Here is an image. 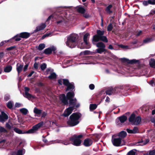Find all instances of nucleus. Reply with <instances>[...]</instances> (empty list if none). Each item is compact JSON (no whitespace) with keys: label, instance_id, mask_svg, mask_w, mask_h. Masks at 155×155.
<instances>
[{"label":"nucleus","instance_id":"f257e3e1","mask_svg":"<svg viewBox=\"0 0 155 155\" xmlns=\"http://www.w3.org/2000/svg\"><path fill=\"white\" fill-rule=\"evenodd\" d=\"M81 116V115L80 113H73L70 117V120L67 121L68 124L71 127L77 125L79 123V120Z\"/></svg>","mask_w":155,"mask_h":155},{"label":"nucleus","instance_id":"f03ea898","mask_svg":"<svg viewBox=\"0 0 155 155\" xmlns=\"http://www.w3.org/2000/svg\"><path fill=\"white\" fill-rule=\"evenodd\" d=\"M128 120L132 125H138L140 124L141 118L140 116L136 117L135 114L133 112L128 118Z\"/></svg>","mask_w":155,"mask_h":155},{"label":"nucleus","instance_id":"7ed1b4c3","mask_svg":"<svg viewBox=\"0 0 155 155\" xmlns=\"http://www.w3.org/2000/svg\"><path fill=\"white\" fill-rule=\"evenodd\" d=\"M97 34L94 35L93 38V40L95 42L98 41L99 40H101L104 42H107V38L106 37L104 36V31L100 30H97Z\"/></svg>","mask_w":155,"mask_h":155},{"label":"nucleus","instance_id":"20e7f679","mask_svg":"<svg viewBox=\"0 0 155 155\" xmlns=\"http://www.w3.org/2000/svg\"><path fill=\"white\" fill-rule=\"evenodd\" d=\"M116 7L115 6L114 3L107 4V14L111 15H113L112 16L110 17V20L111 21L114 22V19L115 17L114 15L116 12Z\"/></svg>","mask_w":155,"mask_h":155},{"label":"nucleus","instance_id":"39448f33","mask_svg":"<svg viewBox=\"0 0 155 155\" xmlns=\"http://www.w3.org/2000/svg\"><path fill=\"white\" fill-rule=\"evenodd\" d=\"M83 135L81 134L78 136L74 135L70 138V140L72 142V144L76 146H80L81 143V140L80 138H82Z\"/></svg>","mask_w":155,"mask_h":155},{"label":"nucleus","instance_id":"423d86ee","mask_svg":"<svg viewBox=\"0 0 155 155\" xmlns=\"http://www.w3.org/2000/svg\"><path fill=\"white\" fill-rule=\"evenodd\" d=\"M58 83L60 85H62V83L64 85L67 86V88L66 90L67 91L68 90H72L74 88V85L69 82L68 81L67 79H60L58 80Z\"/></svg>","mask_w":155,"mask_h":155},{"label":"nucleus","instance_id":"0eeeda50","mask_svg":"<svg viewBox=\"0 0 155 155\" xmlns=\"http://www.w3.org/2000/svg\"><path fill=\"white\" fill-rule=\"evenodd\" d=\"M43 124V122H41L33 126L31 129L26 132L27 134H33L35 133L38 129L41 127Z\"/></svg>","mask_w":155,"mask_h":155},{"label":"nucleus","instance_id":"6e6552de","mask_svg":"<svg viewBox=\"0 0 155 155\" xmlns=\"http://www.w3.org/2000/svg\"><path fill=\"white\" fill-rule=\"evenodd\" d=\"M113 145L116 147L121 146L125 144V142L124 140L120 138H114L112 141Z\"/></svg>","mask_w":155,"mask_h":155},{"label":"nucleus","instance_id":"1a4fd4ad","mask_svg":"<svg viewBox=\"0 0 155 155\" xmlns=\"http://www.w3.org/2000/svg\"><path fill=\"white\" fill-rule=\"evenodd\" d=\"M43 141L46 143V145H49L52 143H63L65 145H67L69 144V142L68 141H63L61 140H57L54 141H52L49 142H47V140L46 139H44L43 140Z\"/></svg>","mask_w":155,"mask_h":155},{"label":"nucleus","instance_id":"9d476101","mask_svg":"<svg viewBox=\"0 0 155 155\" xmlns=\"http://www.w3.org/2000/svg\"><path fill=\"white\" fill-rule=\"evenodd\" d=\"M74 109V107H70L67 108L64 111L62 116L64 117H67L69 115Z\"/></svg>","mask_w":155,"mask_h":155},{"label":"nucleus","instance_id":"9b49d317","mask_svg":"<svg viewBox=\"0 0 155 155\" xmlns=\"http://www.w3.org/2000/svg\"><path fill=\"white\" fill-rule=\"evenodd\" d=\"M78 35L75 34H71L67 38V43L70 41H74L75 42L76 40L78 38Z\"/></svg>","mask_w":155,"mask_h":155},{"label":"nucleus","instance_id":"f8f14e48","mask_svg":"<svg viewBox=\"0 0 155 155\" xmlns=\"http://www.w3.org/2000/svg\"><path fill=\"white\" fill-rule=\"evenodd\" d=\"M127 120V117L124 115H123L118 117L116 120V122L117 124H119V123L118 124L119 122H120L121 123H123Z\"/></svg>","mask_w":155,"mask_h":155},{"label":"nucleus","instance_id":"ddd939ff","mask_svg":"<svg viewBox=\"0 0 155 155\" xmlns=\"http://www.w3.org/2000/svg\"><path fill=\"white\" fill-rule=\"evenodd\" d=\"M8 118V116L4 112L2 111L0 115V122L4 123Z\"/></svg>","mask_w":155,"mask_h":155},{"label":"nucleus","instance_id":"4468645a","mask_svg":"<svg viewBox=\"0 0 155 155\" xmlns=\"http://www.w3.org/2000/svg\"><path fill=\"white\" fill-rule=\"evenodd\" d=\"M92 143L93 141L91 139L87 138L84 140L83 145L85 147H89L91 146Z\"/></svg>","mask_w":155,"mask_h":155},{"label":"nucleus","instance_id":"2eb2a0df","mask_svg":"<svg viewBox=\"0 0 155 155\" xmlns=\"http://www.w3.org/2000/svg\"><path fill=\"white\" fill-rule=\"evenodd\" d=\"M116 91V89L115 88H113L112 87H107V95L114 94L115 93Z\"/></svg>","mask_w":155,"mask_h":155},{"label":"nucleus","instance_id":"dca6fc26","mask_svg":"<svg viewBox=\"0 0 155 155\" xmlns=\"http://www.w3.org/2000/svg\"><path fill=\"white\" fill-rule=\"evenodd\" d=\"M59 98L62 102L64 104H68V101L64 94H61L59 96Z\"/></svg>","mask_w":155,"mask_h":155},{"label":"nucleus","instance_id":"f3484780","mask_svg":"<svg viewBox=\"0 0 155 155\" xmlns=\"http://www.w3.org/2000/svg\"><path fill=\"white\" fill-rule=\"evenodd\" d=\"M55 49V47L52 46L45 49L44 51V53L46 54H49L51 53L52 51H54Z\"/></svg>","mask_w":155,"mask_h":155},{"label":"nucleus","instance_id":"a211bd4d","mask_svg":"<svg viewBox=\"0 0 155 155\" xmlns=\"http://www.w3.org/2000/svg\"><path fill=\"white\" fill-rule=\"evenodd\" d=\"M8 144L7 141L5 140L0 141V148H5L8 146Z\"/></svg>","mask_w":155,"mask_h":155},{"label":"nucleus","instance_id":"6ab92c4d","mask_svg":"<svg viewBox=\"0 0 155 155\" xmlns=\"http://www.w3.org/2000/svg\"><path fill=\"white\" fill-rule=\"evenodd\" d=\"M46 26L45 23H42L36 27V29L35 30V32L44 29Z\"/></svg>","mask_w":155,"mask_h":155},{"label":"nucleus","instance_id":"aec40b11","mask_svg":"<svg viewBox=\"0 0 155 155\" xmlns=\"http://www.w3.org/2000/svg\"><path fill=\"white\" fill-rule=\"evenodd\" d=\"M76 9L79 13L81 14L84 13L85 11V9L80 5H79L76 7Z\"/></svg>","mask_w":155,"mask_h":155},{"label":"nucleus","instance_id":"412c9836","mask_svg":"<svg viewBox=\"0 0 155 155\" xmlns=\"http://www.w3.org/2000/svg\"><path fill=\"white\" fill-rule=\"evenodd\" d=\"M127 135V132L124 131H122L120 132L118 134V136L120 138H124Z\"/></svg>","mask_w":155,"mask_h":155},{"label":"nucleus","instance_id":"4be33fe9","mask_svg":"<svg viewBox=\"0 0 155 155\" xmlns=\"http://www.w3.org/2000/svg\"><path fill=\"white\" fill-rule=\"evenodd\" d=\"M89 34L88 33H86L84 36V41L86 45H88L89 43L88 41V39L89 38Z\"/></svg>","mask_w":155,"mask_h":155},{"label":"nucleus","instance_id":"5701e85b","mask_svg":"<svg viewBox=\"0 0 155 155\" xmlns=\"http://www.w3.org/2000/svg\"><path fill=\"white\" fill-rule=\"evenodd\" d=\"M23 65L22 64H20L19 63L17 64V70L18 74H19L23 68Z\"/></svg>","mask_w":155,"mask_h":155},{"label":"nucleus","instance_id":"b1692460","mask_svg":"<svg viewBox=\"0 0 155 155\" xmlns=\"http://www.w3.org/2000/svg\"><path fill=\"white\" fill-rule=\"evenodd\" d=\"M12 67L11 65H7L4 68V71L5 72L8 73L12 71Z\"/></svg>","mask_w":155,"mask_h":155},{"label":"nucleus","instance_id":"393cba45","mask_svg":"<svg viewBox=\"0 0 155 155\" xmlns=\"http://www.w3.org/2000/svg\"><path fill=\"white\" fill-rule=\"evenodd\" d=\"M70 42H68L67 43V40L66 42V45L69 47V48H74L75 46V42L74 41H70Z\"/></svg>","mask_w":155,"mask_h":155},{"label":"nucleus","instance_id":"a878e982","mask_svg":"<svg viewBox=\"0 0 155 155\" xmlns=\"http://www.w3.org/2000/svg\"><path fill=\"white\" fill-rule=\"evenodd\" d=\"M107 94V90H102L100 92V95L103 99H104L106 96Z\"/></svg>","mask_w":155,"mask_h":155},{"label":"nucleus","instance_id":"bb28decb","mask_svg":"<svg viewBox=\"0 0 155 155\" xmlns=\"http://www.w3.org/2000/svg\"><path fill=\"white\" fill-rule=\"evenodd\" d=\"M20 34V37L22 38H27L30 36L29 33L26 32L21 33Z\"/></svg>","mask_w":155,"mask_h":155},{"label":"nucleus","instance_id":"cd10ccee","mask_svg":"<svg viewBox=\"0 0 155 155\" xmlns=\"http://www.w3.org/2000/svg\"><path fill=\"white\" fill-rule=\"evenodd\" d=\"M77 101L76 99L75 98L74 99H70L69 103L71 105H72L74 108V106L75 105Z\"/></svg>","mask_w":155,"mask_h":155},{"label":"nucleus","instance_id":"c85d7f7f","mask_svg":"<svg viewBox=\"0 0 155 155\" xmlns=\"http://www.w3.org/2000/svg\"><path fill=\"white\" fill-rule=\"evenodd\" d=\"M136 63H139V61L138 60H136L135 59H134L131 60H129L128 64H133Z\"/></svg>","mask_w":155,"mask_h":155},{"label":"nucleus","instance_id":"c756f323","mask_svg":"<svg viewBox=\"0 0 155 155\" xmlns=\"http://www.w3.org/2000/svg\"><path fill=\"white\" fill-rule=\"evenodd\" d=\"M14 130L16 133L19 134L26 133V132H23L22 130L16 127L14 129Z\"/></svg>","mask_w":155,"mask_h":155},{"label":"nucleus","instance_id":"7c9ffc66","mask_svg":"<svg viewBox=\"0 0 155 155\" xmlns=\"http://www.w3.org/2000/svg\"><path fill=\"white\" fill-rule=\"evenodd\" d=\"M25 153V150L24 149L19 150L17 153V155H23Z\"/></svg>","mask_w":155,"mask_h":155},{"label":"nucleus","instance_id":"2f4dec72","mask_svg":"<svg viewBox=\"0 0 155 155\" xmlns=\"http://www.w3.org/2000/svg\"><path fill=\"white\" fill-rule=\"evenodd\" d=\"M25 95L24 97L28 99H30L31 98H34V97L31 95V94H29L28 92H25Z\"/></svg>","mask_w":155,"mask_h":155},{"label":"nucleus","instance_id":"473e14b6","mask_svg":"<svg viewBox=\"0 0 155 155\" xmlns=\"http://www.w3.org/2000/svg\"><path fill=\"white\" fill-rule=\"evenodd\" d=\"M96 46L97 47L103 49H104V48L105 47L104 45L101 42H99L97 43L96 44Z\"/></svg>","mask_w":155,"mask_h":155},{"label":"nucleus","instance_id":"72a5a7b5","mask_svg":"<svg viewBox=\"0 0 155 155\" xmlns=\"http://www.w3.org/2000/svg\"><path fill=\"white\" fill-rule=\"evenodd\" d=\"M149 64L151 68H155V60L153 59H151V61L149 62Z\"/></svg>","mask_w":155,"mask_h":155},{"label":"nucleus","instance_id":"f704fd0d","mask_svg":"<svg viewBox=\"0 0 155 155\" xmlns=\"http://www.w3.org/2000/svg\"><path fill=\"white\" fill-rule=\"evenodd\" d=\"M74 96V94L73 92H69L67 94V96L68 99H70Z\"/></svg>","mask_w":155,"mask_h":155},{"label":"nucleus","instance_id":"c9c22d12","mask_svg":"<svg viewBox=\"0 0 155 155\" xmlns=\"http://www.w3.org/2000/svg\"><path fill=\"white\" fill-rule=\"evenodd\" d=\"M13 103L12 101H10L7 104V106L8 108L12 109L13 107Z\"/></svg>","mask_w":155,"mask_h":155},{"label":"nucleus","instance_id":"e433bc0d","mask_svg":"<svg viewBox=\"0 0 155 155\" xmlns=\"http://www.w3.org/2000/svg\"><path fill=\"white\" fill-rule=\"evenodd\" d=\"M20 112L24 115L26 114L28 112V110L25 108H22L20 109Z\"/></svg>","mask_w":155,"mask_h":155},{"label":"nucleus","instance_id":"4c0bfd02","mask_svg":"<svg viewBox=\"0 0 155 155\" xmlns=\"http://www.w3.org/2000/svg\"><path fill=\"white\" fill-rule=\"evenodd\" d=\"M21 38L20 34L19 35H18L13 37L12 39H14L16 41H18L21 40Z\"/></svg>","mask_w":155,"mask_h":155},{"label":"nucleus","instance_id":"58836bf2","mask_svg":"<svg viewBox=\"0 0 155 155\" xmlns=\"http://www.w3.org/2000/svg\"><path fill=\"white\" fill-rule=\"evenodd\" d=\"M7 132L8 131L5 128L2 127H0V133H7Z\"/></svg>","mask_w":155,"mask_h":155},{"label":"nucleus","instance_id":"ea45409f","mask_svg":"<svg viewBox=\"0 0 155 155\" xmlns=\"http://www.w3.org/2000/svg\"><path fill=\"white\" fill-rule=\"evenodd\" d=\"M34 112L36 114H40L41 113V110L35 107L34 109Z\"/></svg>","mask_w":155,"mask_h":155},{"label":"nucleus","instance_id":"a19ab883","mask_svg":"<svg viewBox=\"0 0 155 155\" xmlns=\"http://www.w3.org/2000/svg\"><path fill=\"white\" fill-rule=\"evenodd\" d=\"M136 150H132L129 151L127 155H136V152L134 151Z\"/></svg>","mask_w":155,"mask_h":155},{"label":"nucleus","instance_id":"79ce46f5","mask_svg":"<svg viewBox=\"0 0 155 155\" xmlns=\"http://www.w3.org/2000/svg\"><path fill=\"white\" fill-rule=\"evenodd\" d=\"M45 47V45L44 44H41L38 45V49L39 50H41L44 49Z\"/></svg>","mask_w":155,"mask_h":155},{"label":"nucleus","instance_id":"37998d69","mask_svg":"<svg viewBox=\"0 0 155 155\" xmlns=\"http://www.w3.org/2000/svg\"><path fill=\"white\" fill-rule=\"evenodd\" d=\"M113 28V26L111 23H110L107 26V31H111Z\"/></svg>","mask_w":155,"mask_h":155},{"label":"nucleus","instance_id":"c03bdc74","mask_svg":"<svg viewBox=\"0 0 155 155\" xmlns=\"http://www.w3.org/2000/svg\"><path fill=\"white\" fill-rule=\"evenodd\" d=\"M56 77V75L54 73H51L50 75L48 76V78L50 79H55Z\"/></svg>","mask_w":155,"mask_h":155},{"label":"nucleus","instance_id":"a18cd8bd","mask_svg":"<svg viewBox=\"0 0 155 155\" xmlns=\"http://www.w3.org/2000/svg\"><path fill=\"white\" fill-rule=\"evenodd\" d=\"M97 107V105L96 104H91L90 106V109L91 110H94Z\"/></svg>","mask_w":155,"mask_h":155},{"label":"nucleus","instance_id":"49530a36","mask_svg":"<svg viewBox=\"0 0 155 155\" xmlns=\"http://www.w3.org/2000/svg\"><path fill=\"white\" fill-rule=\"evenodd\" d=\"M132 131H133V134H135L138 133V128L137 127H134L133 128Z\"/></svg>","mask_w":155,"mask_h":155},{"label":"nucleus","instance_id":"de8ad7c7","mask_svg":"<svg viewBox=\"0 0 155 155\" xmlns=\"http://www.w3.org/2000/svg\"><path fill=\"white\" fill-rule=\"evenodd\" d=\"M105 50L104 49L101 48H99L98 49H96V52L98 53H101L103 52Z\"/></svg>","mask_w":155,"mask_h":155},{"label":"nucleus","instance_id":"09e8293b","mask_svg":"<svg viewBox=\"0 0 155 155\" xmlns=\"http://www.w3.org/2000/svg\"><path fill=\"white\" fill-rule=\"evenodd\" d=\"M120 60L122 62H124V63H127L128 64L129 61V59L124 58H121L120 59Z\"/></svg>","mask_w":155,"mask_h":155},{"label":"nucleus","instance_id":"8fccbe9b","mask_svg":"<svg viewBox=\"0 0 155 155\" xmlns=\"http://www.w3.org/2000/svg\"><path fill=\"white\" fill-rule=\"evenodd\" d=\"M148 4H151L152 5H155V0H148L147 1Z\"/></svg>","mask_w":155,"mask_h":155},{"label":"nucleus","instance_id":"3c124183","mask_svg":"<svg viewBox=\"0 0 155 155\" xmlns=\"http://www.w3.org/2000/svg\"><path fill=\"white\" fill-rule=\"evenodd\" d=\"M46 68V64L45 63H43L41 65V70H44Z\"/></svg>","mask_w":155,"mask_h":155},{"label":"nucleus","instance_id":"603ef678","mask_svg":"<svg viewBox=\"0 0 155 155\" xmlns=\"http://www.w3.org/2000/svg\"><path fill=\"white\" fill-rule=\"evenodd\" d=\"M51 35V33H49L46 34L45 35H44L41 38V39H44L46 37H48L49 36Z\"/></svg>","mask_w":155,"mask_h":155},{"label":"nucleus","instance_id":"864d4df0","mask_svg":"<svg viewBox=\"0 0 155 155\" xmlns=\"http://www.w3.org/2000/svg\"><path fill=\"white\" fill-rule=\"evenodd\" d=\"M149 155H155V150H150L149 151Z\"/></svg>","mask_w":155,"mask_h":155},{"label":"nucleus","instance_id":"5fc2aeb1","mask_svg":"<svg viewBox=\"0 0 155 155\" xmlns=\"http://www.w3.org/2000/svg\"><path fill=\"white\" fill-rule=\"evenodd\" d=\"M10 96L9 95L6 94L5 95V96L4 97V99L5 101H7L10 99Z\"/></svg>","mask_w":155,"mask_h":155},{"label":"nucleus","instance_id":"6e6d98bb","mask_svg":"<svg viewBox=\"0 0 155 155\" xmlns=\"http://www.w3.org/2000/svg\"><path fill=\"white\" fill-rule=\"evenodd\" d=\"M51 126L55 128L56 127H57L58 126L57 125V124L54 122H52V124L51 123Z\"/></svg>","mask_w":155,"mask_h":155},{"label":"nucleus","instance_id":"4d7b16f0","mask_svg":"<svg viewBox=\"0 0 155 155\" xmlns=\"http://www.w3.org/2000/svg\"><path fill=\"white\" fill-rule=\"evenodd\" d=\"M22 105L20 103H16L15 104V107H22Z\"/></svg>","mask_w":155,"mask_h":155},{"label":"nucleus","instance_id":"13d9d810","mask_svg":"<svg viewBox=\"0 0 155 155\" xmlns=\"http://www.w3.org/2000/svg\"><path fill=\"white\" fill-rule=\"evenodd\" d=\"M6 127L8 129H11L12 128V126L8 123H6Z\"/></svg>","mask_w":155,"mask_h":155},{"label":"nucleus","instance_id":"bf43d9fd","mask_svg":"<svg viewBox=\"0 0 155 155\" xmlns=\"http://www.w3.org/2000/svg\"><path fill=\"white\" fill-rule=\"evenodd\" d=\"M126 131L129 134H133V131L132 130H130L127 128L126 129Z\"/></svg>","mask_w":155,"mask_h":155},{"label":"nucleus","instance_id":"052dcab7","mask_svg":"<svg viewBox=\"0 0 155 155\" xmlns=\"http://www.w3.org/2000/svg\"><path fill=\"white\" fill-rule=\"evenodd\" d=\"M149 141V140L148 139H147L145 140V141L143 143L142 145H143L146 144L147 143H148Z\"/></svg>","mask_w":155,"mask_h":155},{"label":"nucleus","instance_id":"680f3d73","mask_svg":"<svg viewBox=\"0 0 155 155\" xmlns=\"http://www.w3.org/2000/svg\"><path fill=\"white\" fill-rule=\"evenodd\" d=\"M150 39L149 38H147L143 40V42L144 43H147L150 41Z\"/></svg>","mask_w":155,"mask_h":155},{"label":"nucleus","instance_id":"e2e57ef3","mask_svg":"<svg viewBox=\"0 0 155 155\" xmlns=\"http://www.w3.org/2000/svg\"><path fill=\"white\" fill-rule=\"evenodd\" d=\"M120 47L123 49H125L127 48L128 47L126 45H119Z\"/></svg>","mask_w":155,"mask_h":155},{"label":"nucleus","instance_id":"0e129e2a","mask_svg":"<svg viewBox=\"0 0 155 155\" xmlns=\"http://www.w3.org/2000/svg\"><path fill=\"white\" fill-rule=\"evenodd\" d=\"M64 23V21L62 20L58 21L57 22V23L58 25H61L63 24Z\"/></svg>","mask_w":155,"mask_h":155},{"label":"nucleus","instance_id":"69168bd1","mask_svg":"<svg viewBox=\"0 0 155 155\" xmlns=\"http://www.w3.org/2000/svg\"><path fill=\"white\" fill-rule=\"evenodd\" d=\"M143 5L145 6H147L148 5L147 1H144L143 2Z\"/></svg>","mask_w":155,"mask_h":155},{"label":"nucleus","instance_id":"338daca9","mask_svg":"<svg viewBox=\"0 0 155 155\" xmlns=\"http://www.w3.org/2000/svg\"><path fill=\"white\" fill-rule=\"evenodd\" d=\"M89 87L91 90H93L94 88V86L93 84H91L89 85Z\"/></svg>","mask_w":155,"mask_h":155},{"label":"nucleus","instance_id":"774afa93","mask_svg":"<svg viewBox=\"0 0 155 155\" xmlns=\"http://www.w3.org/2000/svg\"><path fill=\"white\" fill-rule=\"evenodd\" d=\"M151 15H153L155 14V10H152L151 11V12L150 13Z\"/></svg>","mask_w":155,"mask_h":155}]
</instances>
